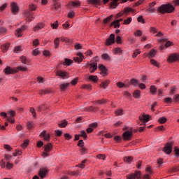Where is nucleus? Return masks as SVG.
<instances>
[{
  "label": "nucleus",
  "instance_id": "nucleus-1",
  "mask_svg": "<svg viewBox=\"0 0 179 179\" xmlns=\"http://www.w3.org/2000/svg\"><path fill=\"white\" fill-rule=\"evenodd\" d=\"M176 10V8L171 3L162 4L158 6L156 11L161 15H164L166 13H173Z\"/></svg>",
  "mask_w": 179,
  "mask_h": 179
},
{
  "label": "nucleus",
  "instance_id": "nucleus-2",
  "mask_svg": "<svg viewBox=\"0 0 179 179\" xmlns=\"http://www.w3.org/2000/svg\"><path fill=\"white\" fill-rule=\"evenodd\" d=\"M166 61L169 64H174V62H178L179 54L178 53H172V54L169 55Z\"/></svg>",
  "mask_w": 179,
  "mask_h": 179
},
{
  "label": "nucleus",
  "instance_id": "nucleus-3",
  "mask_svg": "<svg viewBox=\"0 0 179 179\" xmlns=\"http://www.w3.org/2000/svg\"><path fill=\"white\" fill-rule=\"evenodd\" d=\"M173 146H174V143L169 142L166 143L163 148V152L166 155H171L173 152Z\"/></svg>",
  "mask_w": 179,
  "mask_h": 179
},
{
  "label": "nucleus",
  "instance_id": "nucleus-4",
  "mask_svg": "<svg viewBox=\"0 0 179 179\" xmlns=\"http://www.w3.org/2000/svg\"><path fill=\"white\" fill-rule=\"evenodd\" d=\"M44 148V152H42L41 156H43V157H48V156H50V152H51V150H52L53 147H52V144L51 143H48L46 145H45L43 147Z\"/></svg>",
  "mask_w": 179,
  "mask_h": 179
},
{
  "label": "nucleus",
  "instance_id": "nucleus-5",
  "mask_svg": "<svg viewBox=\"0 0 179 179\" xmlns=\"http://www.w3.org/2000/svg\"><path fill=\"white\" fill-rule=\"evenodd\" d=\"M27 25H22L20 28H18L15 31V36L17 37H23V31L27 30Z\"/></svg>",
  "mask_w": 179,
  "mask_h": 179
},
{
  "label": "nucleus",
  "instance_id": "nucleus-6",
  "mask_svg": "<svg viewBox=\"0 0 179 179\" xmlns=\"http://www.w3.org/2000/svg\"><path fill=\"white\" fill-rule=\"evenodd\" d=\"M139 121L143 122L144 125H146V122H149L150 120V115H145V113H142L139 117H138Z\"/></svg>",
  "mask_w": 179,
  "mask_h": 179
},
{
  "label": "nucleus",
  "instance_id": "nucleus-7",
  "mask_svg": "<svg viewBox=\"0 0 179 179\" xmlns=\"http://www.w3.org/2000/svg\"><path fill=\"white\" fill-rule=\"evenodd\" d=\"M115 43V35L114 34H111L108 38L106 39L105 42V45L109 46L113 45V44Z\"/></svg>",
  "mask_w": 179,
  "mask_h": 179
},
{
  "label": "nucleus",
  "instance_id": "nucleus-8",
  "mask_svg": "<svg viewBox=\"0 0 179 179\" xmlns=\"http://www.w3.org/2000/svg\"><path fill=\"white\" fill-rule=\"evenodd\" d=\"M142 173L140 171H136L134 173H131L127 176V179H141Z\"/></svg>",
  "mask_w": 179,
  "mask_h": 179
},
{
  "label": "nucleus",
  "instance_id": "nucleus-9",
  "mask_svg": "<svg viewBox=\"0 0 179 179\" xmlns=\"http://www.w3.org/2000/svg\"><path fill=\"white\" fill-rule=\"evenodd\" d=\"M155 6H156V1L149 3L147 6L146 12H148V13H155V12H156V8H154Z\"/></svg>",
  "mask_w": 179,
  "mask_h": 179
},
{
  "label": "nucleus",
  "instance_id": "nucleus-10",
  "mask_svg": "<svg viewBox=\"0 0 179 179\" xmlns=\"http://www.w3.org/2000/svg\"><path fill=\"white\" fill-rule=\"evenodd\" d=\"M3 73L5 75H15V73H17V71L15 69L10 68V66H8L3 70Z\"/></svg>",
  "mask_w": 179,
  "mask_h": 179
},
{
  "label": "nucleus",
  "instance_id": "nucleus-11",
  "mask_svg": "<svg viewBox=\"0 0 179 179\" xmlns=\"http://www.w3.org/2000/svg\"><path fill=\"white\" fill-rule=\"evenodd\" d=\"M40 138H43L44 141H46V142H50V139L51 138V136L50 134H47V131L45 130H43L39 135Z\"/></svg>",
  "mask_w": 179,
  "mask_h": 179
},
{
  "label": "nucleus",
  "instance_id": "nucleus-12",
  "mask_svg": "<svg viewBox=\"0 0 179 179\" xmlns=\"http://www.w3.org/2000/svg\"><path fill=\"white\" fill-rule=\"evenodd\" d=\"M56 76H59V78H62V79H65L68 75H69V72L63 71L62 70H58L55 72Z\"/></svg>",
  "mask_w": 179,
  "mask_h": 179
},
{
  "label": "nucleus",
  "instance_id": "nucleus-13",
  "mask_svg": "<svg viewBox=\"0 0 179 179\" xmlns=\"http://www.w3.org/2000/svg\"><path fill=\"white\" fill-rule=\"evenodd\" d=\"M11 12L13 15H16L19 12V6H17V3L15 2H12L10 4Z\"/></svg>",
  "mask_w": 179,
  "mask_h": 179
},
{
  "label": "nucleus",
  "instance_id": "nucleus-14",
  "mask_svg": "<svg viewBox=\"0 0 179 179\" xmlns=\"http://www.w3.org/2000/svg\"><path fill=\"white\" fill-rule=\"evenodd\" d=\"M122 138L124 141H131V138H132V131H126L124 133H123Z\"/></svg>",
  "mask_w": 179,
  "mask_h": 179
},
{
  "label": "nucleus",
  "instance_id": "nucleus-15",
  "mask_svg": "<svg viewBox=\"0 0 179 179\" xmlns=\"http://www.w3.org/2000/svg\"><path fill=\"white\" fill-rule=\"evenodd\" d=\"M77 56L78 57H76L73 58V61H75V62H77L78 64H80V62H83V58H85V56H83V54L82 52H78L77 53Z\"/></svg>",
  "mask_w": 179,
  "mask_h": 179
},
{
  "label": "nucleus",
  "instance_id": "nucleus-16",
  "mask_svg": "<svg viewBox=\"0 0 179 179\" xmlns=\"http://www.w3.org/2000/svg\"><path fill=\"white\" fill-rule=\"evenodd\" d=\"M47 174H48V169L47 168L41 169L38 172V176L41 178H44Z\"/></svg>",
  "mask_w": 179,
  "mask_h": 179
},
{
  "label": "nucleus",
  "instance_id": "nucleus-17",
  "mask_svg": "<svg viewBox=\"0 0 179 179\" xmlns=\"http://www.w3.org/2000/svg\"><path fill=\"white\" fill-rule=\"evenodd\" d=\"M157 53V50L155 49H151L150 52L145 55V57H148V58H155V57H156Z\"/></svg>",
  "mask_w": 179,
  "mask_h": 179
},
{
  "label": "nucleus",
  "instance_id": "nucleus-18",
  "mask_svg": "<svg viewBox=\"0 0 179 179\" xmlns=\"http://www.w3.org/2000/svg\"><path fill=\"white\" fill-rule=\"evenodd\" d=\"M24 16L28 19V22H31V20H34V16H33V13L30 11H26L24 13Z\"/></svg>",
  "mask_w": 179,
  "mask_h": 179
},
{
  "label": "nucleus",
  "instance_id": "nucleus-19",
  "mask_svg": "<svg viewBox=\"0 0 179 179\" xmlns=\"http://www.w3.org/2000/svg\"><path fill=\"white\" fill-rule=\"evenodd\" d=\"M69 5L70 6H72L73 8H80V6L82 5V3L79 1L78 0H76L75 1H71Z\"/></svg>",
  "mask_w": 179,
  "mask_h": 179
},
{
  "label": "nucleus",
  "instance_id": "nucleus-20",
  "mask_svg": "<svg viewBox=\"0 0 179 179\" xmlns=\"http://www.w3.org/2000/svg\"><path fill=\"white\" fill-rule=\"evenodd\" d=\"M114 114L115 117H120L121 115H124V109L119 108L115 110Z\"/></svg>",
  "mask_w": 179,
  "mask_h": 179
},
{
  "label": "nucleus",
  "instance_id": "nucleus-21",
  "mask_svg": "<svg viewBox=\"0 0 179 179\" xmlns=\"http://www.w3.org/2000/svg\"><path fill=\"white\" fill-rule=\"evenodd\" d=\"M44 23L39 22L38 23L34 28V31H38V30H41V29H44Z\"/></svg>",
  "mask_w": 179,
  "mask_h": 179
},
{
  "label": "nucleus",
  "instance_id": "nucleus-22",
  "mask_svg": "<svg viewBox=\"0 0 179 179\" xmlns=\"http://www.w3.org/2000/svg\"><path fill=\"white\" fill-rule=\"evenodd\" d=\"M69 86H71V83H63L59 85V89L61 92H65Z\"/></svg>",
  "mask_w": 179,
  "mask_h": 179
},
{
  "label": "nucleus",
  "instance_id": "nucleus-23",
  "mask_svg": "<svg viewBox=\"0 0 179 179\" xmlns=\"http://www.w3.org/2000/svg\"><path fill=\"white\" fill-rule=\"evenodd\" d=\"M90 73H94V72H96L97 71V63H92L90 64Z\"/></svg>",
  "mask_w": 179,
  "mask_h": 179
},
{
  "label": "nucleus",
  "instance_id": "nucleus-24",
  "mask_svg": "<svg viewBox=\"0 0 179 179\" xmlns=\"http://www.w3.org/2000/svg\"><path fill=\"white\" fill-rule=\"evenodd\" d=\"M73 64V60L68 58L64 59V62L62 63L64 66H71Z\"/></svg>",
  "mask_w": 179,
  "mask_h": 179
},
{
  "label": "nucleus",
  "instance_id": "nucleus-25",
  "mask_svg": "<svg viewBox=\"0 0 179 179\" xmlns=\"http://www.w3.org/2000/svg\"><path fill=\"white\" fill-rule=\"evenodd\" d=\"M99 70L101 71V73H103V75H108L107 72L108 71V70H107V68H106L104 65L99 64Z\"/></svg>",
  "mask_w": 179,
  "mask_h": 179
},
{
  "label": "nucleus",
  "instance_id": "nucleus-26",
  "mask_svg": "<svg viewBox=\"0 0 179 179\" xmlns=\"http://www.w3.org/2000/svg\"><path fill=\"white\" fill-rule=\"evenodd\" d=\"M108 85H110V80H106L100 84L99 87L102 89H107Z\"/></svg>",
  "mask_w": 179,
  "mask_h": 179
},
{
  "label": "nucleus",
  "instance_id": "nucleus-27",
  "mask_svg": "<svg viewBox=\"0 0 179 179\" xmlns=\"http://www.w3.org/2000/svg\"><path fill=\"white\" fill-rule=\"evenodd\" d=\"M107 99H99L97 101H92L93 104H94L95 106H96L97 104H106V103H107Z\"/></svg>",
  "mask_w": 179,
  "mask_h": 179
},
{
  "label": "nucleus",
  "instance_id": "nucleus-28",
  "mask_svg": "<svg viewBox=\"0 0 179 179\" xmlns=\"http://www.w3.org/2000/svg\"><path fill=\"white\" fill-rule=\"evenodd\" d=\"M123 160L124 163H127L128 164H131L132 162H134V157H124Z\"/></svg>",
  "mask_w": 179,
  "mask_h": 179
},
{
  "label": "nucleus",
  "instance_id": "nucleus-29",
  "mask_svg": "<svg viewBox=\"0 0 179 179\" xmlns=\"http://www.w3.org/2000/svg\"><path fill=\"white\" fill-rule=\"evenodd\" d=\"M88 79L90 82H94V83L99 82V77H97V76H90Z\"/></svg>",
  "mask_w": 179,
  "mask_h": 179
},
{
  "label": "nucleus",
  "instance_id": "nucleus-30",
  "mask_svg": "<svg viewBox=\"0 0 179 179\" xmlns=\"http://www.w3.org/2000/svg\"><path fill=\"white\" fill-rule=\"evenodd\" d=\"M15 71L17 73V72H27L28 69L27 67H23L22 66H20L16 68Z\"/></svg>",
  "mask_w": 179,
  "mask_h": 179
},
{
  "label": "nucleus",
  "instance_id": "nucleus-31",
  "mask_svg": "<svg viewBox=\"0 0 179 179\" xmlns=\"http://www.w3.org/2000/svg\"><path fill=\"white\" fill-rule=\"evenodd\" d=\"M133 97H134V99H139L141 97V90H136L133 92Z\"/></svg>",
  "mask_w": 179,
  "mask_h": 179
},
{
  "label": "nucleus",
  "instance_id": "nucleus-32",
  "mask_svg": "<svg viewBox=\"0 0 179 179\" xmlns=\"http://www.w3.org/2000/svg\"><path fill=\"white\" fill-rule=\"evenodd\" d=\"M157 92V87H156V86L155 85H151L150 87V93L151 94H156V92Z\"/></svg>",
  "mask_w": 179,
  "mask_h": 179
},
{
  "label": "nucleus",
  "instance_id": "nucleus-33",
  "mask_svg": "<svg viewBox=\"0 0 179 179\" xmlns=\"http://www.w3.org/2000/svg\"><path fill=\"white\" fill-rule=\"evenodd\" d=\"M88 3L91 5H100L101 0H88Z\"/></svg>",
  "mask_w": 179,
  "mask_h": 179
},
{
  "label": "nucleus",
  "instance_id": "nucleus-34",
  "mask_svg": "<svg viewBox=\"0 0 179 179\" xmlns=\"http://www.w3.org/2000/svg\"><path fill=\"white\" fill-rule=\"evenodd\" d=\"M130 83L132 85V86H134V87H136L139 85V80L135 78H132L130 80Z\"/></svg>",
  "mask_w": 179,
  "mask_h": 179
},
{
  "label": "nucleus",
  "instance_id": "nucleus-35",
  "mask_svg": "<svg viewBox=\"0 0 179 179\" xmlns=\"http://www.w3.org/2000/svg\"><path fill=\"white\" fill-rule=\"evenodd\" d=\"M150 64L151 65H153V66H156L157 68H160V63L157 62V61L155 60V59H150Z\"/></svg>",
  "mask_w": 179,
  "mask_h": 179
},
{
  "label": "nucleus",
  "instance_id": "nucleus-36",
  "mask_svg": "<svg viewBox=\"0 0 179 179\" xmlns=\"http://www.w3.org/2000/svg\"><path fill=\"white\" fill-rule=\"evenodd\" d=\"M58 125L59 128H65L66 127V125H68V121H66V120H63Z\"/></svg>",
  "mask_w": 179,
  "mask_h": 179
},
{
  "label": "nucleus",
  "instance_id": "nucleus-37",
  "mask_svg": "<svg viewBox=\"0 0 179 179\" xmlns=\"http://www.w3.org/2000/svg\"><path fill=\"white\" fill-rule=\"evenodd\" d=\"M10 45L9 43H5L4 45H2L1 48L3 51V52H6L9 49Z\"/></svg>",
  "mask_w": 179,
  "mask_h": 179
},
{
  "label": "nucleus",
  "instance_id": "nucleus-38",
  "mask_svg": "<svg viewBox=\"0 0 179 179\" xmlns=\"http://www.w3.org/2000/svg\"><path fill=\"white\" fill-rule=\"evenodd\" d=\"M113 15H110V16L103 19V24H108V23H110V22H111V20L113 19Z\"/></svg>",
  "mask_w": 179,
  "mask_h": 179
},
{
  "label": "nucleus",
  "instance_id": "nucleus-39",
  "mask_svg": "<svg viewBox=\"0 0 179 179\" xmlns=\"http://www.w3.org/2000/svg\"><path fill=\"white\" fill-rule=\"evenodd\" d=\"M22 64H29V62H30V60L27 59V57H26V56H21L20 58Z\"/></svg>",
  "mask_w": 179,
  "mask_h": 179
},
{
  "label": "nucleus",
  "instance_id": "nucleus-40",
  "mask_svg": "<svg viewBox=\"0 0 179 179\" xmlns=\"http://www.w3.org/2000/svg\"><path fill=\"white\" fill-rule=\"evenodd\" d=\"M80 89H85V90H89L90 92L92 90V85L90 84L83 85L80 87Z\"/></svg>",
  "mask_w": 179,
  "mask_h": 179
},
{
  "label": "nucleus",
  "instance_id": "nucleus-41",
  "mask_svg": "<svg viewBox=\"0 0 179 179\" xmlns=\"http://www.w3.org/2000/svg\"><path fill=\"white\" fill-rule=\"evenodd\" d=\"M101 58H102V59H103V61H110V59H111V57L107 53H103L101 55Z\"/></svg>",
  "mask_w": 179,
  "mask_h": 179
},
{
  "label": "nucleus",
  "instance_id": "nucleus-42",
  "mask_svg": "<svg viewBox=\"0 0 179 179\" xmlns=\"http://www.w3.org/2000/svg\"><path fill=\"white\" fill-rule=\"evenodd\" d=\"M47 110V106L45 105H41L37 107V111L41 113V111H45Z\"/></svg>",
  "mask_w": 179,
  "mask_h": 179
},
{
  "label": "nucleus",
  "instance_id": "nucleus-43",
  "mask_svg": "<svg viewBox=\"0 0 179 179\" xmlns=\"http://www.w3.org/2000/svg\"><path fill=\"white\" fill-rule=\"evenodd\" d=\"M159 124H166L167 122V117H161L158 119Z\"/></svg>",
  "mask_w": 179,
  "mask_h": 179
},
{
  "label": "nucleus",
  "instance_id": "nucleus-44",
  "mask_svg": "<svg viewBox=\"0 0 179 179\" xmlns=\"http://www.w3.org/2000/svg\"><path fill=\"white\" fill-rule=\"evenodd\" d=\"M53 8L55 10H58V9L61 8V3L59 2L52 3Z\"/></svg>",
  "mask_w": 179,
  "mask_h": 179
},
{
  "label": "nucleus",
  "instance_id": "nucleus-45",
  "mask_svg": "<svg viewBox=\"0 0 179 179\" xmlns=\"http://www.w3.org/2000/svg\"><path fill=\"white\" fill-rule=\"evenodd\" d=\"M48 93H51V90H42L39 91V94L43 96V94H48Z\"/></svg>",
  "mask_w": 179,
  "mask_h": 179
},
{
  "label": "nucleus",
  "instance_id": "nucleus-46",
  "mask_svg": "<svg viewBox=\"0 0 179 179\" xmlns=\"http://www.w3.org/2000/svg\"><path fill=\"white\" fill-rule=\"evenodd\" d=\"M129 12H131L132 13H134L135 10L129 7H126L124 8V13H129Z\"/></svg>",
  "mask_w": 179,
  "mask_h": 179
},
{
  "label": "nucleus",
  "instance_id": "nucleus-47",
  "mask_svg": "<svg viewBox=\"0 0 179 179\" xmlns=\"http://www.w3.org/2000/svg\"><path fill=\"white\" fill-rule=\"evenodd\" d=\"M29 140H24L23 143L21 145V148H22V149H26V148L29 146Z\"/></svg>",
  "mask_w": 179,
  "mask_h": 179
},
{
  "label": "nucleus",
  "instance_id": "nucleus-48",
  "mask_svg": "<svg viewBox=\"0 0 179 179\" xmlns=\"http://www.w3.org/2000/svg\"><path fill=\"white\" fill-rule=\"evenodd\" d=\"M116 86L119 89H122V87H125V84L121 81L116 83Z\"/></svg>",
  "mask_w": 179,
  "mask_h": 179
},
{
  "label": "nucleus",
  "instance_id": "nucleus-49",
  "mask_svg": "<svg viewBox=\"0 0 179 179\" xmlns=\"http://www.w3.org/2000/svg\"><path fill=\"white\" fill-rule=\"evenodd\" d=\"M8 115H9V118H13L16 115V112L15 110H10L8 112Z\"/></svg>",
  "mask_w": 179,
  "mask_h": 179
},
{
  "label": "nucleus",
  "instance_id": "nucleus-50",
  "mask_svg": "<svg viewBox=\"0 0 179 179\" xmlns=\"http://www.w3.org/2000/svg\"><path fill=\"white\" fill-rule=\"evenodd\" d=\"M173 152H175V157H179V148L178 147L176 146L173 148Z\"/></svg>",
  "mask_w": 179,
  "mask_h": 179
},
{
  "label": "nucleus",
  "instance_id": "nucleus-51",
  "mask_svg": "<svg viewBox=\"0 0 179 179\" xmlns=\"http://www.w3.org/2000/svg\"><path fill=\"white\" fill-rule=\"evenodd\" d=\"M116 6H118V3L117 1H112L110 3V9H115Z\"/></svg>",
  "mask_w": 179,
  "mask_h": 179
},
{
  "label": "nucleus",
  "instance_id": "nucleus-52",
  "mask_svg": "<svg viewBox=\"0 0 179 179\" xmlns=\"http://www.w3.org/2000/svg\"><path fill=\"white\" fill-rule=\"evenodd\" d=\"M149 31L150 33H152V34H156V33H157V28L151 27H150Z\"/></svg>",
  "mask_w": 179,
  "mask_h": 179
},
{
  "label": "nucleus",
  "instance_id": "nucleus-53",
  "mask_svg": "<svg viewBox=\"0 0 179 179\" xmlns=\"http://www.w3.org/2000/svg\"><path fill=\"white\" fill-rule=\"evenodd\" d=\"M50 25L53 29L57 30V29H58V26H59L58 20H56L55 23H51Z\"/></svg>",
  "mask_w": 179,
  "mask_h": 179
},
{
  "label": "nucleus",
  "instance_id": "nucleus-54",
  "mask_svg": "<svg viewBox=\"0 0 179 179\" xmlns=\"http://www.w3.org/2000/svg\"><path fill=\"white\" fill-rule=\"evenodd\" d=\"M55 48L59 47V38H56L54 41Z\"/></svg>",
  "mask_w": 179,
  "mask_h": 179
},
{
  "label": "nucleus",
  "instance_id": "nucleus-55",
  "mask_svg": "<svg viewBox=\"0 0 179 179\" xmlns=\"http://www.w3.org/2000/svg\"><path fill=\"white\" fill-rule=\"evenodd\" d=\"M88 111H92V112L99 111V107H97V106H90L88 108Z\"/></svg>",
  "mask_w": 179,
  "mask_h": 179
},
{
  "label": "nucleus",
  "instance_id": "nucleus-56",
  "mask_svg": "<svg viewBox=\"0 0 179 179\" xmlns=\"http://www.w3.org/2000/svg\"><path fill=\"white\" fill-rule=\"evenodd\" d=\"M139 54H141V50L139 49L136 50L132 55V58H136Z\"/></svg>",
  "mask_w": 179,
  "mask_h": 179
},
{
  "label": "nucleus",
  "instance_id": "nucleus-57",
  "mask_svg": "<svg viewBox=\"0 0 179 179\" xmlns=\"http://www.w3.org/2000/svg\"><path fill=\"white\" fill-rule=\"evenodd\" d=\"M8 33V29L3 27H0V34H6Z\"/></svg>",
  "mask_w": 179,
  "mask_h": 179
},
{
  "label": "nucleus",
  "instance_id": "nucleus-58",
  "mask_svg": "<svg viewBox=\"0 0 179 179\" xmlns=\"http://www.w3.org/2000/svg\"><path fill=\"white\" fill-rule=\"evenodd\" d=\"M134 36H135V37H141V36H142V31L141 30H136L134 32Z\"/></svg>",
  "mask_w": 179,
  "mask_h": 179
},
{
  "label": "nucleus",
  "instance_id": "nucleus-59",
  "mask_svg": "<svg viewBox=\"0 0 179 179\" xmlns=\"http://www.w3.org/2000/svg\"><path fill=\"white\" fill-rule=\"evenodd\" d=\"M86 162H87V160L84 159L83 161H82V162L80 164L77 165V167H80V169H85V164L86 163Z\"/></svg>",
  "mask_w": 179,
  "mask_h": 179
},
{
  "label": "nucleus",
  "instance_id": "nucleus-60",
  "mask_svg": "<svg viewBox=\"0 0 179 179\" xmlns=\"http://www.w3.org/2000/svg\"><path fill=\"white\" fill-rule=\"evenodd\" d=\"M82 138H84V139H87V134H86V131L83 130L80 131V135Z\"/></svg>",
  "mask_w": 179,
  "mask_h": 179
},
{
  "label": "nucleus",
  "instance_id": "nucleus-61",
  "mask_svg": "<svg viewBox=\"0 0 179 179\" xmlns=\"http://www.w3.org/2000/svg\"><path fill=\"white\" fill-rule=\"evenodd\" d=\"M40 50L38 48H36L32 51V54L34 57H37V55H40Z\"/></svg>",
  "mask_w": 179,
  "mask_h": 179
},
{
  "label": "nucleus",
  "instance_id": "nucleus-62",
  "mask_svg": "<svg viewBox=\"0 0 179 179\" xmlns=\"http://www.w3.org/2000/svg\"><path fill=\"white\" fill-rule=\"evenodd\" d=\"M29 10H36V9H37V6L31 3L29 5Z\"/></svg>",
  "mask_w": 179,
  "mask_h": 179
},
{
  "label": "nucleus",
  "instance_id": "nucleus-63",
  "mask_svg": "<svg viewBox=\"0 0 179 179\" xmlns=\"http://www.w3.org/2000/svg\"><path fill=\"white\" fill-rule=\"evenodd\" d=\"M132 22V17H129L124 20L123 24H129Z\"/></svg>",
  "mask_w": 179,
  "mask_h": 179
},
{
  "label": "nucleus",
  "instance_id": "nucleus-64",
  "mask_svg": "<svg viewBox=\"0 0 179 179\" xmlns=\"http://www.w3.org/2000/svg\"><path fill=\"white\" fill-rule=\"evenodd\" d=\"M114 141L116 142V143H121V141H122L121 136H115L114 137Z\"/></svg>",
  "mask_w": 179,
  "mask_h": 179
}]
</instances>
